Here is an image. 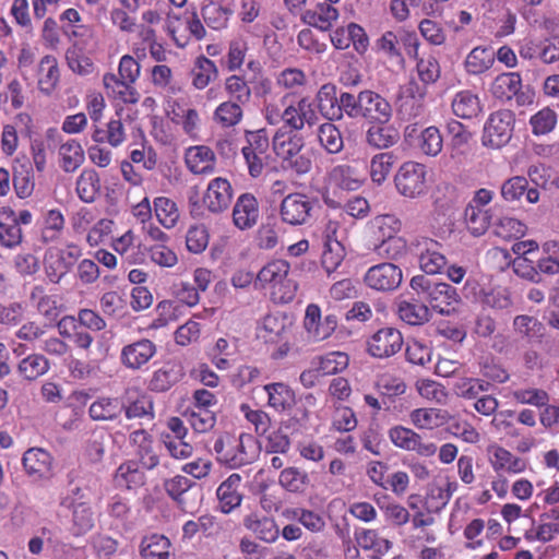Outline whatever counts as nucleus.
<instances>
[{
    "mask_svg": "<svg viewBox=\"0 0 559 559\" xmlns=\"http://www.w3.org/2000/svg\"><path fill=\"white\" fill-rule=\"evenodd\" d=\"M290 265L286 260L274 259L264 264L255 275L254 286L267 289L273 300L290 302L297 292V283L289 276Z\"/></svg>",
    "mask_w": 559,
    "mask_h": 559,
    "instance_id": "nucleus-1",
    "label": "nucleus"
},
{
    "mask_svg": "<svg viewBox=\"0 0 559 559\" xmlns=\"http://www.w3.org/2000/svg\"><path fill=\"white\" fill-rule=\"evenodd\" d=\"M217 459L231 468L253 462L259 454V447L251 435L242 433L221 436L213 447Z\"/></svg>",
    "mask_w": 559,
    "mask_h": 559,
    "instance_id": "nucleus-2",
    "label": "nucleus"
},
{
    "mask_svg": "<svg viewBox=\"0 0 559 559\" xmlns=\"http://www.w3.org/2000/svg\"><path fill=\"white\" fill-rule=\"evenodd\" d=\"M411 287L426 295L431 308L438 313L450 316L456 311L461 297L456 288L448 283L432 282L425 275H416L411 280Z\"/></svg>",
    "mask_w": 559,
    "mask_h": 559,
    "instance_id": "nucleus-3",
    "label": "nucleus"
},
{
    "mask_svg": "<svg viewBox=\"0 0 559 559\" xmlns=\"http://www.w3.org/2000/svg\"><path fill=\"white\" fill-rule=\"evenodd\" d=\"M82 255V249L74 242L63 248L51 246L44 255V269L51 283H59Z\"/></svg>",
    "mask_w": 559,
    "mask_h": 559,
    "instance_id": "nucleus-4",
    "label": "nucleus"
},
{
    "mask_svg": "<svg viewBox=\"0 0 559 559\" xmlns=\"http://www.w3.org/2000/svg\"><path fill=\"white\" fill-rule=\"evenodd\" d=\"M514 122V114L511 110L501 109L490 114L484 126L483 145L490 148L507 145L512 138Z\"/></svg>",
    "mask_w": 559,
    "mask_h": 559,
    "instance_id": "nucleus-5",
    "label": "nucleus"
},
{
    "mask_svg": "<svg viewBox=\"0 0 559 559\" xmlns=\"http://www.w3.org/2000/svg\"><path fill=\"white\" fill-rule=\"evenodd\" d=\"M60 506L72 510V531L75 536L83 535L94 527V512L85 492L80 487H73L62 496Z\"/></svg>",
    "mask_w": 559,
    "mask_h": 559,
    "instance_id": "nucleus-6",
    "label": "nucleus"
},
{
    "mask_svg": "<svg viewBox=\"0 0 559 559\" xmlns=\"http://www.w3.org/2000/svg\"><path fill=\"white\" fill-rule=\"evenodd\" d=\"M394 183L400 194L416 199L427 192V168L417 162H405L394 177Z\"/></svg>",
    "mask_w": 559,
    "mask_h": 559,
    "instance_id": "nucleus-7",
    "label": "nucleus"
},
{
    "mask_svg": "<svg viewBox=\"0 0 559 559\" xmlns=\"http://www.w3.org/2000/svg\"><path fill=\"white\" fill-rule=\"evenodd\" d=\"M491 94L500 100H510L515 98L520 106L530 105L534 102V93L530 90H523L522 78L518 72L501 73L491 83Z\"/></svg>",
    "mask_w": 559,
    "mask_h": 559,
    "instance_id": "nucleus-8",
    "label": "nucleus"
},
{
    "mask_svg": "<svg viewBox=\"0 0 559 559\" xmlns=\"http://www.w3.org/2000/svg\"><path fill=\"white\" fill-rule=\"evenodd\" d=\"M314 203L310 197L304 193H290L286 195L280 206L282 222L290 226L307 224L311 218Z\"/></svg>",
    "mask_w": 559,
    "mask_h": 559,
    "instance_id": "nucleus-9",
    "label": "nucleus"
},
{
    "mask_svg": "<svg viewBox=\"0 0 559 559\" xmlns=\"http://www.w3.org/2000/svg\"><path fill=\"white\" fill-rule=\"evenodd\" d=\"M388 437L393 445L401 450L416 452L424 457H430L437 453V445L433 442H424L419 433L402 425L391 427Z\"/></svg>",
    "mask_w": 559,
    "mask_h": 559,
    "instance_id": "nucleus-10",
    "label": "nucleus"
},
{
    "mask_svg": "<svg viewBox=\"0 0 559 559\" xmlns=\"http://www.w3.org/2000/svg\"><path fill=\"white\" fill-rule=\"evenodd\" d=\"M403 336L394 328L386 326L378 330L367 341V350L374 358H389L402 349Z\"/></svg>",
    "mask_w": 559,
    "mask_h": 559,
    "instance_id": "nucleus-11",
    "label": "nucleus"
},
{
    "mask_svg": "<svg viewBox=\"0 0 559 559\" xmlns=\"http://www.w3.org/2000/svg\"><path fill=\"white\" fill-rule=\"evenodd\" d=\"M157 346L148 338H140L126 344L120 352V362L129 370H142L156 355Z\"/></svg>",
    "mask_w": 559,
    "mask_h": 559,
    "instance_id": "nucleus-12",
    "label": "nucleus"
},
{
    "mask_svg": "<svg viewBox=\"0 0 559 559\" xmlns=\"http://www.w3.org/2000/svg\"><path fill=\"white\" fill-rule=\"evenodd\" d=\"M402 277V270L397 265L385 262L371 266L364 280L374 290L391 292L401 285Z\"/></svg>",
    "mask_w": 559,
    "mask_h": 559,
    "instance_id": "nucleus-13",
    "label": "nucleus"
},
{
    "mask_svg": "<svg viewBox=\"0 0 559 559\" xmlns=\"http://www.w3.org/2000/svg\"><path fill=\"white\" fill-rule=\"evenodd\" d=\"M304 326L311 340L323 341L335 331L337 319L334 314H328L322 319L319 306L310 304L306 308Z\"/></svg>",
    "mask_w": 559,
    "mask_h": 559,
    "instance_id": "nucleus-14",
    "label": "nucleus"
},
{
    "mask_svg": "<svg viewBox=\"0 0 559 559\" xmlns=\"http://www.w3.org/2000/svg\"><path fill=\"white\" fill-rule=\"evenodd\" d=\"M52 456L41 448H31L23 454L22 463L25 473L34 480H46L52 477Z\"/></svg>",
    "mask_w": 559,
    "mask_h": 559,
    "instance_id": "nucleus-15",
    "label": "nucleus"
},
{
    "mask_svg": "<svg viewBox=\"0 0 559 559\" xmlns=\"http://www.w3.org/2000/svg\"><path fill=\"white\" fill-rule=\"evenodd\" d=\"M233 197L230 182L226 178L217 177L209 182L203 203L210 212L217 214L229 207Z\"/></svg>",
    "mask_w": 559,
    "mask_h": 559,
    "instance_id": "nucleus-16",
    "label": "nucleus"
},
{
    "mask_svg": "<svg viewBox=\"0 0 559 559\" xmlns=\"http://www.w3.org/2000/svg\"><path fill=\"white\" fill-rule=\"evenodd\" d=\"M419 266L426 274H439L447 266V259L442 253V246L438 241L424 238L417 241Z\"/></svg>",
    "mask_w": 559,
    "mask_h": 559,
    "instance_id": "nucleus-17",
    "label": "nucleus"
},
{
    "mask_svg": "<svg viewBox=\"0 0 559 559\" xmlns=\"http://www.w3.org/2000/svg\"><path fill=\"white\" fill-rule=\"evenodd\" d=\"M260 218V206L257 198L251 193L238 197L233 209V223L240 230L254 227Z\"/></svg>",
    "mask_w": 559,
    "mask_h": 559,
    "instance_id": "nucleus-18",
    "label": "nucleus"
},
{
    "mask_svg": "<svg viewBox=\"0 0 559 559\" xmlns=\"http://www.w3.org/2000/svg\"><path fill=\"white\" fill-rule=\"evenodd\" d=\"M361 117L379 123H388L392 118L390 103L380 94L365 90L360 92Z\"/></svg>",
    "mask_w": 559,
    "mask_h": 559,
    "instance_id": "nucleus-19",
    "label": "nucleus"
},
{
    "mask_svg": "<svg viewBox=\"0 0 559 559\" xmlns=\"http://www.w3.org/2000/svg\"><path fill=\"white\" fill-rule=\"evenodd\" d=\"M316 120L317 115L309 97H301L283 110L282 121L294 131L301 130L305 124H313Z\"/></svg>",
    "mask_w": 559,
    "mask_h": 559,
    "instance_id": "nucleus-20",
    "label": "nucleus"
},
{
    "mask_svg": "<svg viewBox=\"0 0 559 559\" xmlns=\"http://www.w3.org/2000/svg\"><path fill=\"white\" fill-rule=\"evenodd\" d=\"M267 395L266 405L278 414L290 413L296 405V394L285 382H272L263 385Z\"/></svg>",
    "mask_w": 559,
    "mask_h": 559,
    "instance_id": "nucleus-21",
    "label": "nucleus"
},
{
    "mask_svg": "<svg viewBox=\"0 0 559 559\" xmlns=\"http://www.w3.org/2000/svg\"><path fill=\"white\" fill-rule=\"evenodd\" d=\"M130 442L136 448V456L142 467L153 469L159 465L158 445L145 430H135L130 435Z\"/></svg>",
    "mask_w": 559,
    "mask_h": 559,
    "instance_id": "nucleus-22",
    "label": "nucleus"
},
{
    "mask_svg": "<svg viewBox=\"0 0 559 559\" xmlns=\"http://www.w3.org/2000/svg\"><path fill=\"white\" fill-rule=\"evenodd\" d=\"M185 160L188 169L195 175L212 174L216 166L215 153L206 145H195L187 148Z\"/></svg>",
    "mask_w": 559,
    "mask_h": 559,
    "instance_id": "nucleus-23",
    "label": "nucleus"
},
{
    "mask_svg": "<svg viewBox=\"0 0 559 559\" xmlns=\"http://www.w3.org/2000/svg\"><path fill=\"white\" fill-rule=\"evenodd\" d=\"M365 180V174L356 166L348 164L336 165L329 173L330 183L345 191L358 190Z\"/></svg>",
    "mask_w": 559,
    "mask_h": 559,
    "instance_id": "nucleus-24",
    "label": "nucleus"
},
{
    "mask_svg": "<svg viewBox=\"0 0 559 559\" xmlns=\"http://www.w3.org/2000/svg\"><path fill=\"white\" fill-rule=\"evenodd\" d=\"M242 524L246 530L264 543L271 544L278 538L280 530L273 518L250 513L243 518Z\"/></svg>",
    "mask_w": 559,
    "mask_h": 559,
    "instance_id": "nucleus-25",
    "label": "nucleus"
},
{
    "mask_svg": "<svg viewBox=\"0 0 559 559\" xmlns=\"http://www.w3.org/2000/svg\"><path fill=\"white\" fill-rule=\"evenodd\" d=\"M501 198L507 202L520 200L523 195L528 203L535 204L539 201V191L530 188L524 176H514L503 181L500 188Z\"/></svg>",
    "mask_w": 559,
    "mask_h": 559,
    "instance_id": "nucleus-26",
    "label": "nucleus"
},
{
    "mask_svg": "<svg viewBox=\"0 0 559 559\" xmlns=\"http://www.w3.org/2000/svg\"><path fill=\"white\" fill-rule=\"evenodd\" d=\"M241 477L239 474H231L224 480L216 490L219 510L228 514L238 508L242 501V495L239 492Z\"/></svg>",
    "mask_w": 559,
    "mask_h": 559,
    "instance_id": "nucleus-27",
    "label": "nucleus"
},
{
    "mask_svg": "<svg viewBox=\"0 0 559 559\" xmlns=\"http://www.w3.org/2000/svg\"><path fill=\"white\" fill-rule=\"evenodd\" d=\"M489 462L496 472L519 474L525 471L526 463L500 445L488 448Z\"/></svg>",
    "mask_w": 559,
    "mask_h": 559,
    "instance_id": "nucleus-28",
    "label": "nucleus"
},
{
    "mask_svg": "<svg viewBox=\"0 0 559 559\" xmlns=\"http://www.w3.org/2000/svg\"><path fill=\"white\" fill-rule=\"evenodd\" d=\"M450 419L447 411L433 407L415 408L409 413L411 424L419 430H433Z\"/></svg>",
    "mask_w": 559,
    "mask_h": 559,
    "instance_id": "nucleus-29",
    "label": "nucleus"
},
{
    "mask_svg": "<svg viewBox=\"0 0 559 559\" xmlns=\"http://www.w3.org/2000/svg\"><path fill=\"white\" fill-rule=\"evenodd\" d=\"M12 185L20 199L29 198L35 189L33 165L27 158L16 159L13 166Z\"/></svg>",
    "mask_w": 559,
    "mask_h": 559,
    "instance_id": "nucleus-30",
    "label": "nucleus"
},
{
    "mask_svg": "<svg viewBox=\"0 0 559 559\" xmlns=\"http://www.w3.org/2000/svg\"><path fill=\"white\" fill-rule=\"evenodd\" d=\"M51 368L50 360L40 353H32L22 358L16 367L19 376L27 382H34Z\"/></svg>",
    "mask_w": 559,
    "mask_h": 559,
    "instance_id": "nucleus-31",
    "label": "nucleus"
},
{
    "mask_svg": "<svg viewBox=\"0 0 559 559\" xmlns=\"http://www.w3.org/2000/svg\"><path fill=\"white\" fill-rule=\"evenodd\" d=\"M58 163L64 173H74L85 160L81 143L75 139L62 142L58 147Z\"/></svg>",
    "mask_w": 559,
    "mask_h": 559,
    "instance_id": "nucleus-32",
    "label": "nucleus"
},
{
    "mask_svg": "<svg viewBox=\"0 0 559 559\" xmlns=\"http://www.w3.org/2000/svg\"><path fill=\"white\" fill-rule=\"evenodd\" d=\"M23 231L15 221V212L10 207L0 209V243L13 249L21 245Z\"/></svg>",
    "mask_w": 559,
    "mask_h": 559,
    "instance_id": "nucleus-33",
    "label": "nucleus"
},
{
    "mask_svg": "<svg viewBox=\"0 0 559 559\" xmlns=\"http://www.w3.org/2000/svg\"><path fill=\"white\" fill-rule=\"evenodd\" d=\"M39 224L40 241L48 245L56 242L61 238L66 225V219L60 210L50 209L43 212Z\"/></svg>",
    "mask_w": 559,
    "mask_h": 559,
    "instance_id": "nucleus-34",
    "label": "nucleus"
},
{
    "mask_svg": "<svg viewBox=\"0 0 559 559\" xmlns=\"http://www.w3.org/2000/svg\"><path fill=\"white\" fill-rule=\"evenodd\" d=\"M452 112L461 119L476 118L483 111V105L477 94L464 90L457 92L451 103Z\"/></svg>",
    "mask_w": 559,
    "mask_h": 559,
    "instance_id": "nucleus-35",
    "label": "nucleus"
},
{
    "mask_svg": "<svg viewBox=\"0 0 559 559\" xmlns=\"http://www.w3.org/2000/svg\"><path fill=\"white\" fill-rule=\"evenodd\" d=\"M338 16V10L331 3H318L313 9L305 11L301 19L309 26L324 32L332 27Z\"/></svg>",
    "mask_w": 559,
    "mask_h": 559,
    "instance_id": "nucleus-36",
    "label": "nucleus"
},
{
    "mask_svg": "<svg viewBox=\"0 0 559 559\" xmlns=\"http://www.w3.org/2000/svg\"><path fill=\"white\" fill-rule=\"evenodd\" d=\"M60 79L58 61L53 56H44L38 64L37 85L41 93L50 95Z\"/></svg>",
    "mask_w": 559,
    "mask_h": 559,
    "instance_id": "nucleus-37",
    "label": "nucleus"
},
{
    "mask_svg": "<svg viewBox=\"0 0 559 559\" xmlns=\"http://www.w3.org/2000/svg\"><path fill=\"white\" fill-rule=\"evenodd\" d=\"M100 178L93 168H85L76 179L75 190L81 201L92 203L100 192Z\"/></svg>",
    "mask_w": 559,
    "mask_h": 559,
    "instance_id": "nucleus-38",
    "label": "nucleus"
},
{
    "mask_svg": "<svg viewBox=\"0 0 559 559\" xmlns=\"http://www.w3.org/2000/svg\"><path fill=\"white\" fill-rule=\"evenodd\" d=\"M154 215L166 229L174 228L180 219L178 204L168 197H157L153 200Z\"/></svg>",
    "mask_w": 559,
    "mask_h": 559,
    "instance_id": "nucleus-39",
    "label": "nucleus"
},
{
    "mask_svg": "<svg viewBox=\"0 0 559 559\" xmlns=\"http://www.w3.org/2000/svg\"><path fill=\"white\" fill-rule=\"evenodd\" d=\"M123 408L124 406L119 399L102 396L91 404L88 414L93 420H114L121 414Z\"/></svg>",
    "mask_w": 559,
    "mask_h": 559,
    "instance_id": "nucleus-40",
    "label": "nucleus"
},
{
    "mask_svg": "<svg viewBox=\"0 0 559 559\" xmlns=\"http://www.w3.org/2000/svg\"><path fill=\"white\" fill-rule=\"evenodd\" d=\"M399 139V131L388 123L378 122V124L371 126L366 133L367 143L378 150L393 146Z\"/></svg>",
    "mask_w": 559,
    "mask_h": 559,
    "instance_id": "nucleus-41",
    "label": "nucleus"
},
{
    "mask_svg": "<svg viewBox=\"0 0 559 559\" xmlns=\"http://www.w3.org/2000/svg\"><path fill=\"white\" fill-rule=\"evenodd\" d=\"M66 61L69 69L80 76H87L95 70L94 62L83 52V46L79 41H73L67 49Z\"/></svg>",
    "mask_w": 559,
    "mask_h": 559,
    "instance_id": "nucleus-42",
    "label": "nucleus"
},
{
    "mask_svg": "<svg viewBox=\"0 0 559 559\" xmlns=\"http://www.w3.org/2000/svg\"><path fill=\"white\" fill-rule=\"evenodd\" d=\"M316 102L323 117L329 120L340 119L338 97L334 84H323L316 95Z\"/></svg>",
    "mask_w": 559,
    "mask_h": 559,
    "instance_id": "nucleus-43",
    "label": "nucleus"
},
{
    "mask_svg": "<svg viewBox=\"0 0 559 559\" xmlns=\"http://www.w3.org/2000/svg\"><path fill=\"white\" fill-rule=\"evenodd\" d=\"M233 12L234 9L231 5L212 0L202 8V16L204 21L213 29L224 28Z\"/></svg>",
    "mask_w": 559,
    "mask_h": 559,
    "instance_id": "nucleus-44",
    "label": "nucleus"
},
{
    "mask_svg": "<svg viewBox=\"0 0 559 559\" xmlns=\"http://www.w3.org/2000/svg\"><path fill=\"white\" fill-rule=\"evenodd\" d=\"M242 118V105L231 100L221 103L213 112V121L224 129L236 127Z\"/></svg>",
    "mask_w": 559,
    "mask_h": 559,
    "instance_id": "nucleus-45",
    "label": "nucleus"
},
{
    "mask_svg": "<svg viewBox=\"0 0 559 559\" xmlns=\"http://www.w3.org/2000/svg\"><path fill=\"white\" fill-rule=\"evenodd\" d=\"M302 145V139L296 134L277 131L273 136V150L285 162L298 154Z\"/></svg>",
    "mask_w": 559,
    "mask_h": 559,
    "instance_id": "nucleus-46",
    "label": "nucleus"
},
{
    "mask_svg": "<svg viewBox=\"0 0 559 559\" xmlns=\"http://www.w3.org/2000/svg\"><path fill=\"white\" fill-rule=\"evenodd\" d=\"M115 481L118 486H123L128 489H134L145 484V475L139 468L136 461H127L117 468L115 474Z\"/></svg>",
    "mask_w": 559,
    "mask_h": 559,
    "instance_id": "nucleus-47",
    "label": "nucleus"
},
{
    "mask_svg": "<svg viewBox=\"0 0 559 559\" xmlns=\"http://www.w3.org/2000/svg\"><path fill=\"white\" fill-rule=\"evenodd\" d=\"M495 62V53L485 47H475L466 56L464 67L467 73L478 75L489 70Z\"/></svg>",
    "mask_w": 559,
    "mask_h": 559,
    "instance_id": "nucleus-48",
    "label": "nucleus"
},
{
    "mask_svg": "<svg viewBox=\"0 0 559 559\" xmlns=\"http://www.w3.org/2000/svg\"><path fill=\"white\" fill-rule=\"evenodd\" d=\"M397 314L402 321L409 325H420L430 318V309L419 301L402 300L399 302Z\"/></svg>",
    "mask_w": 559,
    "mask_h": 559,
    "instance_id": "nucleus-49",
    "label": "nucleus"
},
{
    "mask_svg": "<svg viewBox=\"0 0 559 559\" xmlns=\"http://www.w3.org/2000/svg\"><path fill=\"white\" fill-rule=\"evenodd\" d=\"M169 539L159 534H152L143 538L141 543V556L143 559H169Z\"/></svg>",
    "mask_w": 559,
    "mask_h": 559,
    "instance_id": "nucleus-50",
    "label": "nucleus"
},
{
    "mask_svg": "<svg viewBox=\"0 0 559 559\" xmlns=\"http://www.w3.org/2000/svg\"><path fill=\"white\" fill-rule=\"evenodd\" d=\"M192 85L198 90L205 88L218 74L215 62L204 56L197 58L192 69Z\"/></svg>",
    "mask_w": 559,
    "mask_h": 559,
    "instance_id": "nucleus-51",
    "label": "nucleus"
},
{
    "mask_svg": "<svg viewBox=\"0 0 559 559\" xmlns=\"http://www.w3.org/2000/svg\"><path fill=\"white\" fill-rule=\"evenodd\" d=\"M286 318L280 314H267L258 328L259 337L265 342L276 343L286 332Z\"/></svg>",
    "mask_w": 559,
    "mask_h": 559,
    "instance_id": "nucleus-52",
    "label": "nucleus"
},
{
    "mask_svg": "<svg viewBox=\"0 0 559 559\" xmlns=\"http://www.w3.org/2000/svg\"><path fill=\"white\" fill-rule=\"evenodd\" d=\"M464 215L467 229L474 236L484 235L491 224L492 215L488 209L467 205Z\"/></svg>",
    "mask_w": 559,
    "mask_h": 559,
    "instance_id": "nucleus-53",
    "label": "nucleus"
},
{
    "mask_svg": "<svg viewBox=\"0 0 559 559\" xmlns=\"http://www.w3.org/2000/svg\"><path fill=\"white\" fill-rule=\"evenodd\" d=\"M540 273L559 274V241L547 240L542 246V255L536 260Z\"/></svg>",
    "mask_w": 559,
    "mask_h": 559,
    "instance_id": "nucleus-54",
    "label": "nucleus"
},
{
    "mask_svg": "<svg viewBox=\"0 0 559 559\" xmlns=\"http://www.w3.org/2000/svg\"><path fill=\"white\" fill-rule=\"evenodd\" d=\"M105 88L127 104L138 103L140 95L133 87L134 83L119 82L117 75L106 73L103 78Z\"/></svg>",
    "mask_w": 559,
    "mask_h": 559,
    "instance_id": "nucleus-55",
    "label": "nucleus"
},
{
    "mask_svg": "<svg viewBox=\"0 0 559 559\" xmlns=\"http://www.w3.org/2000/svg\"><path fill=\"white\" fill-rule=\"evenodd\" d=\"M309 476L305 471L297 467H286L278 476V484L293 493L304 492L309 485Z\"/></svg>",
    "mask_w": 559,
    "mask_h": 559,
    "instance_id": "nucleus-56",
    "label": "nucleus"
},
{
    "mask_svg": "<svg viewBox=\"0 0 559 559\" xmlns=\"http://www.w3.org/2000/svg\"><path fill=\"white\" fill-rule=\"evenodd\" d=\"M286 518L297 521L312 533H320L325 527V521L321 514L305 508H294L286 511Z\"/></svg>",
    "mask_w": 559,
    "mask_h": 559,
    "instance_id": "nucleus-57",
    "label": "nucleus"
},
{
    "mask_svg": "<svg viewBox=\"0 0 559 559\" xmlns=\"http://www.w3.org/2000/svg\"><path fill=\"white\" fill-rule=\"evenodd\" d=\"M318 140L320 145L330 154H337L344 147V140L341 131L331 122H325L319 127Z\"/></svg>",
    "mask_w": 559,
    "mask_h": 559,
    "instance_id": "nucleus-58",
    "label": "nucleus"
},
{
    "mask_svg": "<svg viewBox=\"0 0 559 559\" xmlns=\"http://www.w3.org/2000/svg\"><path fill=\"white\" fill-rule=\"evenodd\" d=\"M427 90L425 86L418 84L416 81H409L401 88V108L412 102L408 115L418 116L421 111L423 100L426 97Z\"/></svg>",
    "mask_w": 559,
    "mask_h": 559,
    "instance_id": "nucleus-59",
    "label": "nucleus"
},
{
    "mask_svg": "<svg viewBox=\"0 0 559 559\" xmlns=\"http://www.w3.org/2000/svg\"><path fill=\"white\" fill-rule=\"evenodd\" d=\"M357 545L365 550H372L378 554L388 552L392 543L383 537H380L374 530L361 528L355 533Z\"/></svg>",
    "mask_w": 559,
    "mask_h": 559,
    "instance_id": "nucleus-60",
    "label": "nucleus"
},
{
    "mask_svg": "<svg viewBox=\"0 0 559 559\" xmlns=\"http://www.w3.org/2000/svg\"><path fill=\"white\" fill-rule=\"evenodd\" d=\"M417 146L427 156H437L443 147V139L440 130L430 126L425 128L418 135Z\"/></svg>",
    "mask_w": 559,
    "mask_h": 559,
    "instance_id": "nucleus-61",
    "label": "nucleus"
},
{
    "mask_svg": "<svg viewBox=\"0 0 559 559\" xmlns=\"http://www.w3.org/2000/svg\"><path fill=\"white\" fill-rule=\"evenodd\" d=\"M395 157L392 153H379L376 154L369 165V174L372 182L381 185L384 182L390 175Z\"/></svg>",
    "mask_w": 559,
    "mask_h": 559,
    "instance_id": "nucleus-62",
    "label": "nucleus"
},
{
    "mask_svg": "<svg viewBox=\"0 0 559 559\" xmlns=\"http://www.w3.org/2000/svg\"><path fill=\"white\" fill-rule=\"evenodd\" d=\"M479 300L481 305L496 310H504L513 305L509 289L500 286L483 289Z\"/></svg>",
    "mask_w": 559,
    "mask_h": 559,
    "instance_id": "nucleus-63",
    "label": "nucleus"
},
{
    "mask_svg": "<svg viewBox=\"0 0 559 559\" xmlns=\"http://www.w3.org/2000/svg\"><path fill=\"white\" fill-rule=\"evenodd\" d=\"M248 50V40L243 37H237L229 41L225 57V66L228 71H237L243 66Z\"/></svg>",
    "mask_w": 559,
    "mask_h": 559,
    "instance_id": "nucleus-64",
    "label": "nucleus"
}]
</instances>
